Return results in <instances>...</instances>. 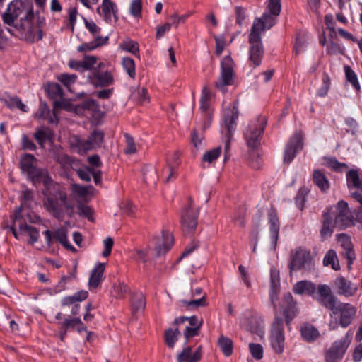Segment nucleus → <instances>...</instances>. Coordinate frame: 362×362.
<instances>
[{
  "label": "nucleus",
  "mask_w": 362,
  "mask_h": 362,
  "mask_svg": "<svg viewBox=\"0 0 362 362\" xmlns=\"http://www.w3.org/2000/svg\"><path fill=\"white\" fill-rule=\"evenodd\" d=\"M2 20L5 24L13 26L22 33L30 36L33 33V8L28 4L21 0H14L9 4L6 11L2 14Z\"/></svg>",
  "instance_id": "nucleus-1"
},
{
  "label": "nucleus",
  "mask_w": 362,
  "mask_h": 362,
  "mask_svg": "<svg viewBox=\"0 0 362 362\" xmlns=\"http://www.w3.org/2000/svg\"><path fill=\"white\" fill-rule=\"evenodd\" d=\"M311 261L312 256L310 250L301 247H298L291 253L290 270L294 271L303 269L310 264Z\"/></svg>",
  "instance_id": "nucleus-9"
},
{
  "label": "nucleus",
  "mask_w": 362,
  "mask_h": 362,
  "mask_svg": "<svg viewBox=\"0 0 362 362\" xmlns=\"http://www.w3.org/2000/svg\"><path fill=\"white\" fill-rule=\"evenodd\" d=\"M185 320H189L191 327H197L198 329H200L201 326L203 324V319L201 318L199 320L196 316H192L190 317H180L176 318L174 321V323L177 325L180 323H183Z\"/></svg>",
  "instance_id": "nucleus-48"
},
{
  "label": "nucleus",
  "mask_w": 362,
  "mask_h": 362,
  "mask_svg": "<svg viewBox=\"0 0 362 362\" xmlns=\"http://www.w3.org/2000/svg\"><path fill=\"white\" fill-rule=\"evenodd\" d=\"M119 47L124 51L136 54L139 52V45L133 40H127L119 45Z\"/></svg>",
  "instance_id": "nucleus-49"
},
{
  "label": "nucleus",
  "mask_w": 362,
  "mask_h": 362,
  "mask_svg": "<svg viewBox=\"0 0 362 362\" xmlns=\"http://www.w3.org/2000/svg\"><path fill=\"white\" fill-rule=\"evenodd\" d=\"M35 158L30 154H25L21 159V170L28 174L33 180H40L42 177H45L47 172L37 168L35 166Z\"/></svg>",
  "instance_id": "nucleus-11"
},
{
  "label": "nucleus",
  "mask_w": 362,
  "mask_h": 362,
  "mask_svg": "<svg viewBox=\"0 0 362 362\" xmlns=\"http://www.w3.org/2000/svg\"><path fill=\"white\" fill-rule=\"evenodd\" d=\"M108 41V37H97L95 40L88 43H83L78 47L79 52H90L103 45Z\"/></svg>",
  "instance_id": "nucleus-34"
},
{
  "label": "nucleus",
  "mask_w": 362,
  "mask_h": 362,
  "mask_svg": "<svg viewBox=\"0 0 362 362\" xmlns=\"http://www.w3.org/2000/svg\"><path fill=\"white\" fill-rule=\"evenodd\" d=\"M313 182L322 192H326L329 189V181L322 170H313Z\"/></svg>",
  "instance_id": "nucleus-31"
},
{
  "label": "nucleus",
  "mask_w": 362,
  "mask_h": 362,
  "mask_svg": "<svg viewBox=\"0 0 362 362\" xmlns=\"http://www.w3.org/2000/svg\"><path fill=\"white\" fill-rule=\"evenodd\" d=\"M348 343L345 339L335 341L325 353V362H339L346 350Z\"/></svg>",
  "instance_id": "nucleus-15"
},
{
  "label": "nucleus",
  "mask_w": 362,
  "mask_h": 362,
  "mask_svg": "<svg viewBox=\"0 0 362 362\" xmlns=\"http://www.w3.org/2000/svg\"><path fill=\"white\" fill-rule=\"evenodd\" d=\"M337 228V225L333 221L331 212L324 211L322 215V228L320 230V236L323 240H325L333 233L334 228Z\"/></svg>",
  "instance_id": "nucleus-27"
},
{
  "label": "nucleus",
  "mask_w": 362,
  "mask_h": 362,
  "mask_svg": "<svg viewBox=\"0 0 362 362\" xmlns=\"http://www.w3.org/2000/svg\"><path fill=\"white\" fill-rule=\"evenodd\" d=\"M132 308L134 312H142L146 306V299L143 294H136L132 298Z\"/></svg>",
  "instance_id": "nucleus-40"
},
{
  "label": "nucleus",
  "mask_w": 362,
  "mask_h": 362,
  "mask_svg": "<svg viewBox=\"0 0 362 362\" xmlns=\"http://www.w3.org/2000/svg\"><path fill=\"white\" fill-rule=\"evenodd\" d=\"M133 97L134 100H136L140 104H142L146 101H148L147 90L144 88L138 89L135 93H133Z\"/></svg>",
  "instance_id": "nucleus-60"
},
{
  "label": "nucleus",
  "mask_w": 362,
  "mask_h": 362,
  "mask_svg": "<svg viewBox=\"0 0 362 362\" xmlns=\"http://www.w3.org/2000/svg\"><path fill=\"white\" fill-rule=\"evenodd\" d=\"M69 103L64 100H61L59 101H56L54 103V107L53 109V115L48 117L46 118L50 123H57L59 120L57 117V109L58 108H67Z\"/></svg>",
  "instance_id": "nucleus-44"
},
{
  "label": "nucleus",
  "mask_w": 362,
  "mask_h": 362,
  "mask_svg": "<svg viewBox=\"0 0 362 362\" xmlns=\"http://www.w3.org/2000/svg\"><path fill=\"white\" fill-rule=\"evenodd\" d=\"M267 124L265 117L259 116L248 124L245 134V139L250 148H257L260 144L262 134Z\"/></svg>",
  "instance_id": "nucleus-4"
},
{
  "label": "nucleus",
  "mask_w": 362,
  "mask_h": 362,
  "mask_svg": "<svg viewBox=\"0 0 362 362\" xmlns=\"http://www.w3.org/2000/svg\"><path fill=\"white\" fill-rule=\"evenodd\" d=\"M78 325H82V321L79 317L66 318L62 323V326L66 329L74 328Z\"/></svg>",
  "instance_id": "nucleus-62"
},
{
  "label": "nucleus",
  "mask_w": 362,
  "mask_h": 362,
  "mask_svg": "<svg viewBox=\"0 0 362 362\" xmlns=\"http://www.w3.org/2000/svg\"><path fill=\"white\" fill-rule=\"evenodd\" d=\"M303 147L301 135L299 133L295 134L288 142L284 151V162L291 163L294 158L296 153L301 150Z\"/></svg>",
  "instance_id": "nucleus-19"
},
{
  "label": "nucleus",
  "mask_w": 362,
  "mask_h": 362,
  "mask_svg": "<svg viewBox=\"0 0 362 362\" xmlns=\"http://www.w3.org/2000/svg\"><path fill=\"white\" fill-rule=\"evenodd\" d=\"M331 80L327 74H324L322 77V84L320 88L317 90V95L320 97H325L327 95L329 89Z\"/></svg>",
  "instance_id": "nucleus-51"
},
{
  "label": "nucleus",
  "mask_w": 362,
  "mask_h": 362,
  "mask_svg": "<svg viewBox=\"0 0 362 362\" xmlns=\"http://www.w3.org/2000/svg\"><path fill=\"white\" fill-rule=\"evenodd\" d=\"M122 64L129 77L134 78L136 76L134 61L129 57H124Z\"/></svg>",
  "instance_id": "nucleus-43"
},
{
  "label": "nucleus",
  "mask_w": 362,
  "mask_h": 362,
  "mask_svg": "<svg viewBox=\"0 0 362 362\" xmlns=\"http://www.w3.org/2000/svg\"><path fill=\"white\" fill-rule=\"evenodd\" d=\"M332 313L334 315L339 313V325L342 327H346L354 320L356 314V308L350 303H339Z\"/></svg>",
  "instance_id": "nucleus-13"
},
{
  "label": "nucleus",
  "mask_w": 362,
  "mask_h": 362,
  "mask_svg": "<svg viewBox=\"0 0 362 362\" xmlns=\"http://www.w3.org/2000/svg\"><path fill=\"white\" fill-rule=\"evenodd\" d=\"M300 332L303 339L308 342L314 341L320 336L318 330L312 325L302 326Z\"/></svg>",
  "instance_id": "nucleus-36"
},
{
  "label": "nucleus",
  "mask_w": 362,
  "mask_h": 362,
  "mask_svg": "<svg viewBox=\"0 0 362 362\" xmlns=\"http://www.w3.org/2000/svg\"><path fill=\"white\" fill-rule=\"evenodd\" d=\"M202 356V346H199L194 351L191 346H185L177 355V362H199Z\"/></svg>",
  "instance_id": "nucleus-23"
},
{
  "label": "nucleus",
  "mask_w": 362,
  "mask_h": 362,
  "mask_svg": "<svg viewBox=\"0 0 362 362\" xmlns=\"http://www.w3.org/2000/svg\"><path fill=\"white\" fill-rule=\"evenodd\" d=\"M249 349L252 357L259 360L263 357V348L258 344H250Z\"/></svg>",
  "instance_id": "nucleus-58"
},
{
  "label": "nucleus",
  "mask_w": 362,
  "mask_h": 362,
  "mask_svg": "<svg viewBox=\"0 0 362 362\" xmlns=\"http://www.w3.org/2000/svg\"><path fill=\"white\" fill-rule=\"evenodd\" d=\"M344 69L346 80L351 84L356 90L359 91L361 90V86L356 74L348 65L344 66Z\"/></svg>",
  "instance_id": "nucleus-38"
},
{
  "label": "nucleus",
  "mask_w": 362,
  "mask_h": 362,
  "mask_svg": "<svg viewBox=\"0 0 362 362\" xmlns=\"http://www.w3.org/2000/svg\"><path fill=\"white\" fill-rule=\"evenodd\" d=\"M284 314L286 317V323L288 325L290 322L297 315V308L296 303L293 301V296L291 293H288L284 295Z\"/></svg>",
  "instance_id": "nucleus-30"
},
{
  "label": "nucleus",
  "mask_w": 362,
  "mask_h": 362,
  "mask_svg": "<svg viewBox=\"0 0 362 362\" xmlns=\"http://www.w3.org/2000/svg\"><path fill=\"white\" fill-rule=\"evenodd\" d=\"M58 197L62 204L63 215L64 214V210L66 209L68 211L69 216L72 217L74 214V206L67 202L66 194L64 192L59 191L58 193Z\"/></svg>",
  "instance_id": "nucleus-45"
},
{
  "label": "nucleus",
  "mask_w": 362,
  "mask_h": 362,
  "mask_svg": "<svg viewBox=\"0 0 362 362\" xmlns=\"http://www.w3.org/2000/svg\"><path fill=\"white\" fill-rule=\"evenodd\" d=\"M78 214L80 216L85 217L89 221H93V211L91 208L86 204H80L77 206Z\"/></svg>",
  "instance_id": "nucleus-56"
},
{
  "label": "nucleus",
  "mask_w": 362,
  "mask_h": 362,
  "mask_svg": "<svg viewBox=\"0 0 362 362\" xmlns=\"http://www.w3.org/2000/svg\"><path fill=\"white\" fill-rule=\"evenodd\" d=\"M234 62L230 56L225 57L221 64V74L215 82L216 88L222 91H226V87L233 84Z\"/></svg>",
  "instance_id": "nucleus-6"
},
{
  "label": "nucleus",
  "mask_w": 362,
  "mask_h": 362,
  "mask_svg": "<svg viewBox=\"0 0 362 362\" xmlns=\"http://www.w3.org/2000/svg\"><path fill=\"white\" fill-rule=\"evenodd\" d=\"M47 91L52 98L62 97L63 90L61 86L57 83H52L48 86Z\"/></svg>",
  "instance_id": "nucleus-63"
},
{
  "label": "nucleus",
  "mask_w": 362,
  "mask_h": 362,
  "mask_svg": "<svg viewBox=\"0 0 362 362\" xmlns=\"http://www.w3.org/2000/svg\"><path fill=\"white\" fill-rule=\"evenodd\" d=\"M210 93L207 88H204L200 99V108L202 112H206L209 107Z\"/></svg>",
  "instance_id": "nucleus-53"
},
{
  "label": "nucleus",
  "mask_w": 362,
  "mask_h": 362,
  "mask_svg": "<svg viewBox=\"0 0 362 362\" xmlns=\"http://www.w3.org/2000/svg\"><path fill=\"white\" fill-rule=\"evenodd\" d=\"M267 219L269 224V232L271 237V244L269 245V249L274 251L277 245L280 224L277 213L273 208L269 209L267 212Z\"/></svg>",
  "instance_id": "nucleus-14"
},
{
  "label": "nucleus",
  "mask_w": 362,
  "mask_h": 362,
  "mask_svg": "<svg viewBox=\"0 0 362 362\" xmlns=\"http://www.w3.org/2000/svg\"><path fill=\"white\" fill-rule=\"evenodd\" d=\"M21 210V208H20L18 211L14 215V224L20 228V235L29 236V243L33 244L38 240L39 232L35 228L28 225L26 223H23L22 221L20 220Z\"/></svg>",
  "instance_id": "nucleus-20"
},
{
  "label": "nucleus",
  "mask_w": 362,
  "mask_h": 362,
  "mask_svg": "<svg viewBox=\"0 0 362 362\" xmlns=\"http://www.w3.org/2000/svg\"><path fill=\"white\" fill-rule=\"evenodd\" d=\"M240 325L247 331L257 335L260 339L264 334L263 321L260 317L252 313H247L241 320Z\"/></svg>",
  "instance_id": "nucleus-12"
},
{
  "label": "nucleus",
  "mask_w": 362,
  "mask_h": 362,
  "mask_svg": "<svg viewBox=\"0 0 362 362\" xmlns=\"http://www.w3.org/2000/svg\"><path fill=\"white\" fill-rule=\"evenodd\" d=\"M265 28L259 19L254 20L250 33L249 35V43L250 45L249 51L250 66L257 67L260 65L264 54V49L261 40L260 30Z\"/></svg>",
  "instance_id": "nucleus-2"
},
{
  "label": "nucleus",
  "mask_w": 362,
  "mask_h": 362,
  "mask_svg": "<svg viewBox=\"0 0 362 362\" xmlns=\"http://www.w3.org/2000/svg\"><path fill=\"white\" fill-rule=\"evenodd\" d=\"M221 147L218 146L210 151H206L202 156V161L207 162L209 163H213L221 155Z\"/></svg>",
  "instance_id": "nucleus-41"
},
{
  "label": "nucleus",
  "mask_w": 362,
  "mask_h": 362,
  "mask_svg": "<svg viewBox=\"0 0 362 362\" xmlns=\"http://www.w3.org/2000/svg\"><path fill=\"white\" fill-rule=\"evenodd\" d=\"M129 288L124 283L118 282L114 284L112 288V295L117 298H122L128 292Z\"/></svg>",
  "instance_id": "nucleus-46"
},
{
  "label": "nucleus",
  "mask_w": 362,
  "mask_h": 362,
  "mask_svg": "<svg viewBox=\"0 0 362 362\" xmlns=\"http://www.w3.org/2000/svg\"><path fill=\"white\" fill-rule=\"evenodd\" d=\"M142 4L141 0H133L130 5V13L134 17L141 16Z\"/></svg>",
  "instance_id": "nucleus-64"
},
{
  "label": "nucleus",
  "mask_w": 362,
  "mask_h": 362,
  "mask_svg": "<svg viewBox=\"0 0 362 362\" xmlns=\"http://www.w3.org/2000/svg\"><path fill=\"white\" fill-rule=\"evenodd\" d=\"M309 193V189L305 187H300L296 197V203L299 209H303L305 202V197Z\"/></svg>",
  "instance_id": "nucleus-52"
},
{
  "label": "nucleus",
  "mask_w": 362,
  "mask_h": 362,
  "mask_svg": "<svg viewBox=\"0 0 362 362\" xmlns=\"http://www.w3.org/2000/svg\"><path fill=\"white\" fill-rule=\"evenodd\" d=\"M124 136L127 144V147L124 150V153L127 154L135 153L136 152V147L134 138L127 133L124 134Z\"/></svg>",
  "instance_id": "nucleus-50"
},
{
  "label": "nucleus",
  "mask_w": 362,
  "mask_h": 362,
  "mask_svg": "<svg viewBox=\"0 0 362 362\" xmlns=\"http://www.w3.org/2000/svg\"><path fill=\"white\" fill-rule=\"evenodd\" d=\"M20 208H21V210L20 211V220L21 221V218L23 217L24 218L25 223L26 221H28L30 223H37L39 221V220H40L39 217L34 213L30 212L28 210H27V211L25 212V209L23 204L18 209L16 214Z\"/></svg>",
  "instance_id": "nucleus-47"
},
{
  "label": "nucleus",
  "mask_w": 362,
  "mask_h": 362,
  "mask_svg": "<svg viewBox=\"0 0 362 362\" xmlns=\"http://www.w3.org/2000/svg\"><path fill=\"white\" fill-rule=\"evenodd\" d=\"M316 300L323 307L327 310H336L338 305L337 298L333 294L331 288L326 284H320L316 288Z\"/></svg>",
  "instance_id": "nucleus-8"
},
{
  "label": "nucleus",
  "mask_w": 362,
  "mask_h": 362,
  "mask_svg": "<svg viewBox=\"0 0 362 362\" xmlns=\"http://www.w3.org/2000/svg\"><path fill=\"white\" fill-rule=\"evenodd\" d=\"M202 292V290L201 288H196L192 291V298L190 300H180V305L186 308L187 309H193L206 306V298L205 295L202 296L200 298H194L196 296L200 295Z\"/></svg>",
  "instance_id": "nucleus-28"
},
{
  "label": "nucleus",
  "mask_w": 362,
  "mask_h": 362,
  "mask_svg": "<svg viewBox=\"0 0 362 362\" xmlns=\"http://www.w3.org/2000/svg\"><path fill=\"white\" fill-rule=\"evenodd\" d=\"M218 344L226 356H230L233 353V341L227 337L221 335L218 340Z\"/></svg>",
  "instance_id": "nucleus-37"
},
{
  "label": "nucleus",
  "mask_w": 362,
  "mask_h": 362,
  "mask_svg": "<svg viewBox=\"0 0 362 362\" xmlns=\"http://www.w3.org/2000/svg\"><path fill=\"white\" fill-rule=\"evenodd\" d=\"M323 265L325 267L331 266L334 271H339L341 269L337 252L333 249L329 250L323 259Z\"/></svg>",
  "instance_id": "nucleus-33"
},
{
  "label": "nucleus",
  "mask_w": 362,
  "mask_h": 362,
  "mask_svg": "<svg viewBox=\"0 0 362 362\" xmlns=\"http://www.w3.org/2000/svg\"><path fill=\"white\" fill-rule=\"evenodd\" d=\"M198 214L199 211L194 208L192 201L189 199L181 213V225L185 233L189 234L194 230Z\"/></svg>",
  "instance_id": "nucleus-7"
},
{
  "label": "nucleus",
  "mask_w": 362,
  "mask_h": 362,
  "mask_svg": "<svg viewBox=\"0 0 362 362\" xmlns=\"http://www.w3.org/2000/svg\"><path fill=\"white\" fill-rule=\"evenodd\" d=\"M173 244V238L168 232H163L160 237L156 239L155 250L156 256L166 253Z\"/></svg>",
  "instance_id": "nucleus-26"
},
{
  "label": "nucleus",
  "mask_w": 362,
  "mask_h": 362,
  "mask_svg": "<svg viewBox=\"0 0 362 362\" xmlns=\"http://www.w3.org/2000/svg\"><path fill=\"white\" fill-rule=\"evenodd\" d=\"M51 131L47 128L39 129L35 133V139L40 146H43L45 141L50 139Z\"/></svg>",
  "instance_id": "nucleus-42"
},
{
  "label": "nucleus",
  "mask_w": 362,
  "mask_h": 362,
  "mask_svg": "<svg viewBox=\"0 0 362 362\" xmlns=\"http://www.w3.org/2000/svg\"><path fill=\"white\" fill-rule=\"evenodd\" d=\"M104 140V133L100 130H94L87 139L78 140L77 145L80 150L87 151L100 146Z\"/></svg>",
  "instance_id": "nucleus-16"
},
{
  "label": "nucleus",
  "mask_w": 362,
  "mask_h": 362,
  "mask_svg": "<svg viewBox=\"0 0 362 362\" xmlns=\"http://www.w3.org/2000/svg\"><path fill=\"white\" fill-rule=\"evenodd\" d=\"M259 19L261 22L265 25V28L262 30H260L261 31H264L266 29L271 28L274 24H275V19L274 17H272L270 14L267 13H264L262 18H256L255 20Z\"/></svg>",
  "instance_id": "nucleus-59"
},
{
  "label": "nucleus",
  "mask_w": 362,
  "mask_h": 362,
  "mask_svg": "<svg viewBox=\"0 0 362 362\" xmlns=\"http://www.w3.org/2000/svg\"><path fill=\"white\" fill-rule=\"evenodd\" d=\"M59 192V191L56 192L54 195H46V198L44 201V205L47 210L52 213L57 218L63 217L62 204L58 197Z\"/></svg>",
  "instance_id": "nucleus-21"
},
{
  "label": "nucleus",
  "mask_w": 362,
  "mask_h": 362,
  "mask_svg": "<svg viewBox=\"0 0 362 362\" xmlns=\"http://www.w3.org/2000/svg\"><path fill=\"white\" fill-rule=\"evenodd\" d=\"M326 165L328 168L332 169L334 171H341L343 168H347L348 166L346 163H339L334 158H329L326 159Z\"/></svg>",
  "instance_id": "nucleus-54"
},
{
  "label": "nucleus",
  "mask_w": 362,
  "mask_h": 362,
  "mask_svg": "<svg viewBox=\"0 0 362 362\" xmlns=\"http://www.w3.org/2000/svg\"><path fill=\"white\" fill-rule=\"evenodd\" d=\"M105 269V263H98L91 271L89 278V287L90 288H98L103 280V274Z\"/></svg>",
  "instance_id": "nucleus-29"
},
{
  "label": "nucleus",
  "mask_w": 362,
  "mask_h": 362,
  "mask_svg": "<svg viewBox=\"0 0 362 362\" xmlns=\"http://www.w3.org/2000/svg\"><path fill=\"white\" fill-rule=\"evenodd\" d=\"M77 76L75 74H61L59 80L71 90V86L76 81Z\"/></svg>",
  "instance_id": "nucleus-57"
},
{
  "label": "nucleus",
  "mask_w": 362,
  "mask_h": 362,
  "mask_svg": "<svg viewBox=\"0 0 362 362\" xmlns=\"http://www.w3.org/2000/svg\"><path fill=\"white\" fill-rule=\"evenodd\" d=\"M269 341L272 349L275 354L281 355L284 353L285 347L284 320L276 315L272 324Z\"/></svg>",
  "instance_id": "nucleus-5"
},
{
  "label": "nucleus",
  "mask_w": 362,
  "mask_h": 362,
  "mask_svg": "<svg viewBox=\"0 0 362 362\" xmlns=\"http://www.w3.org/2000/svg\"><path fill=\"white\" fill-rule=\"evenodd\" d=\"M337 239L340 243L341 247L344 250L351 248L354 247L351 240V237L346 233H341L337 235Z\"/></svg>",
  "instance_id": "nucleus-55"
},
{
  "label": "nucleus",
  "mask_w": 362,
  "mask_h": 362,
  "mask_svg": "<svg viewBox=\"0 0 362 362\" xmlns=\"http://www.w3.org/2000/svg\"><path fill=\"white\" fill-rule=\"evenodd\" d=\"M334 285L337 293L345 297L354 296L358 291V286L356 284L343 276L336 278L334 281Z\"/></svg>",
  "instance_id": "nucleus-17"
},
{
  "label": "nucleus",
  "mask_w": 362,
  "mask_h": 362,
  "mask_svg": "<svg viewBox=\"0 0 362 362\" xmlns=\"http://www.w3.org/2000/svg\"><path fill=\"white\" fill-rule=\"evenodd\" d=\"M180 332L177 328L175 329H168L165 332V342L170 348H173L177 341Z\"/></svg>",
  "instance_id": "nucleus-39"
},
{
  "label": "nucleus",
  "mask_w": 362,
  "mask_h": 362,
  "mask_svg": "<svg viewBox=\"0 0 362 362\" xmlns=\"http://www.w3.org/2000/svg\"><path fill=\"white\" fill-rule=\"evenodd\" d=\"M346 182L349 189L357 188L362 191V179L356 170H349L346 173Z\"/></svg>",
  "instance_id": "nucleus-35"
},
{
  "label": "nucleus",
  "mask_w": 362,
  "mask_h": 362,
  "mask_svg": "<svg viewBox=\"0 0 362 362\" xmlns=\"http://www.w3.org/2000/svg\"><path fill=\"white\" fill-rule=\"evenodd\" d=\"M293 292L297 294L311 295L315 293L316 288L314 284L308 281H301L296 283L293 289Z\"/></svg>",
  "instance_id": "nucleus-32"
},
{
  "label": "nucleus",
  "mask_w": 362,
  "mask_h": 362,
  "mask_svg": "<svg viewBox=\"0 0 362 362\" xmlns=\"http://www.w3.org/2000/svg\"><path fill=\"white\" fill-rule=\"evenodd\" d=\"M97 11L107 22H112V18L115 21H117L118 19L117 6L115 3L110 0H103L101 6L98 8Z\"/></svg>",
  "instance_id": "nucleus-22"
},
{
  "label": "nucleus",
  "mask_w": 362,
  "mask_h": 362,
  "mask_svg": "<svg viewBox=\"0 0 362 362\" xmlns=\"http://www.w3.org/2000/svg\"><path fill=\"white\" fill-rule=\"evenodd\" d=\"M90 82L95 87H107L114 83V76L111 71H95L90 76Z\"/></svg>",
  "instance_id": "nucleus-24"
},
{
  "label": "nucleus",
  "mask_w": 362,
  "mask_h": 362,
  "mask_svg": "<svg viewBox=\"0 0 362 362\" xmlns=\"http://www.w3.org/2000/svg\"><path fill=\"white\" fill-rule=\"evenodd\" d=\"M238 117V107L236 106H233L232 108L227 109L224 112L223 125L228 131V134L226 135L227 140L225 144V153H226L225 160H226V158H227L226 154L230 149V137L232 136L233 132L235 129V126H236L235 122H236Z\"/></svg>",
  "instance_id": "nucleus-10"
},
{
  "label": "nucleus",
  "mask_w": 362,
  "mask_h": 362,
  "mask_svg": "<svg viewBox=\"0 0 362 362\" xmlns=\"http://www.w3.org/2000/svg\"><path fill=\"white\" fill-rule=\"evenodd\" d=\"M326 211L331 212L333 221L339 230H345L355 225L348 203L344 200L339 201L335 206L327 209Z\"/></svg>",
  "instance_id": "nucleus-3"
},
{
  "label": "nucleus",
  "mask_w": 362,
  "mask_h": 362,
  "mask_svg": "<svg viewBox=\"0 0 362 362\" xmlns=\"http://www.w3.org/2000/svg\"><path fill=\"white\" fill-rule=\"evenodd\" d=\"M270 301L274 307V309H276V300L279 293L280 291V277L279 272L276 269H272L270 270Z\"/></svg>",
  "instance_id": "nucleus-25"
},
{
  "label": "nucleus",
  "mask_w": 362,
  "mask_h": 362,
  "mask_svg": "<svg viewBox=\"0 0 362 362\" xmlns=\"http://www.w3.org/2000/svg\"><path fill=\"white\" fill-rule=\"evenodd\" d=\"M44 235L46 238V242L49 246H50L53 240L59 241L64 247L71 250L75 251V248L69 243L67 239L66 230L64 228H58L54 232H51L47 230L44 232Z\"/></svg>",
  "instance_id": "nucleus-18"
},
{
  "label": "nucleus",
  "mask_w": 362,
  "mask_h": 362,
  "mask_svg": "<svg viewBox=\"0 0 362 362\" xmlns=\"http://www.w3.org/2000/svg\"><path fill=\"white\" fill-rule=\"evenodd\" d=\"M267 8L272 15L279 16L281 8L280 0H269Z\"/></svg>",
  "instance_id": "nucleus-61"
}]
</instances>
